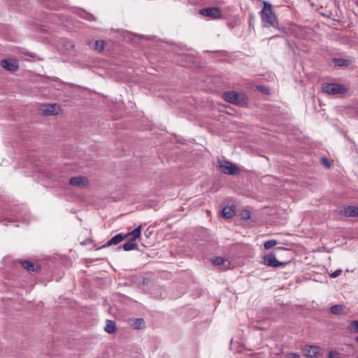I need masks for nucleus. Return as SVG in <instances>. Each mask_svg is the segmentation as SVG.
<instances>
[{
	"instance_id": "nucleus-1",
	"label": "nucleus",
	"mask_w": 358,
	"mask_h": 358,
	"mask_svg": "<svg viewBox=\"0 0 358 358\" xmlns=\"http://www.w3.org/2000/svg\"><path fill=\"white\" fill-rule=\"evenodd\" d=\"M263 5L264 7L260 12L262 22L264 24V26L266 27H272L276 29H278V21L273 11L271 3L264 1Z\"/></svg>"
},
{
	"instance_id": "nucleus-2",
	"label": "nucleus",
	"mask_w": 358,
	"mask_h": 358,
	"mask_svg": "<svg viewBox=\"0 0 358 358\" xmlns=\"http://www.w3.org/2000/svg\"><path fill=\"white\" fill-rule=\"evenodd\" d=\"M141 235V226H138L137 228L134 229L132 231L123 235L122 234H118L113 237L103 247H109L111 245H117L125 238L129 237H134V238H140Z\"/></svg>"
},
{
	"instance_id": "nucleus-3",
	"label": "nucleus",
	"mask_w": 358,
	"mask_h": 358,
	"mask_svg": "<svg viewBox=\"0 0 358 358\" xmlns=\"http://www.w3.org/2000/svg\"><path fill=\"white\" fill-rule=\"evenodd\" d=\"M322 90L328 94L336 95L346 92L347 88L341 84L324 83L322 86Z\"/></svg>"
},
{
	"instance_id": "nucleus-4",
	"label": "nucleus",
	"mask_w": 358,
	"mask_h": 358,
	"mask_svg": "<svg viewBox=\"0 0 358 358\" xmlns=\"http://www.w3.org/2000/svg\"><path fill=\"white\" fill-rule=\"evenodd\" d=\"M220 170L225 173L229 175H234L238 173V169L231 162L228 161H222L219 163Z\"/></svg>"
},
{
	"instance_id": "nucleus-5",
	"label": "nucleus",
	"mask_w": 358,
	"mask_h": 358,
	"mask_svg": "<svg viewBox=\"0 0 358 358\" xmlns=\"http://www.w3.org/2000/svg\"><path fill=\"white\" fill-rule=\"evenodd\" d=\"M40 111L45 115H55L61 112V108L57 103L44 104L41 106Z\"/></svg>"
},
{
	"instance_id": "nucleus-6",
	"label": "nucleus",
	"mask_w": 358,
	"mask_h": 358,
	"mask_svg": "<svg viewBox=\"0 0 358 358\" xmlns=\"http://www.w3.org/2000/svg\"><path fill=\"white\" fill-rule=\"evenodd\" d=\"M1 66L6 70L15 72L18 70L19 64L17 59L13 58H8L2 59Z\"/></svg>"
},
{
	"instance_id": "nucleus-7",
	"label": "nucleus",
	"mask_w": 358,
	"mask_h": 358,
	"mask_svg": "<svg viewBox=\"0 0 358 358\" xmlns=\"http://www.w3.org/2000/svg\"><path fill=\"white\" fill-rule=\"evenodd\" d=\"M262 264L272 267H280L285 264L277 260L275 255L273 253L268 254L263 257Z\"/></svg>"
},
{
	"instance_id": "nucleus-8",
	"label": "nucleus",
	"mask_w": 358,
	"mask_h": 358,
	"mask_svg": "<svg viewBox=\"0 0 358 358\" xmlns=\"http://www.w3.org/2000/svg\"><path fill=\"white\" fill-rule=\"evenodd\" d=\"M224 99L232 103H239L243 101V96L236 92H227L223 95Z\"/></svg>"
},
{
	"instance_id": "nucleus-9",
	"label": "nucleus",
	"mask_w": 358,
	"mask_h": 358,
	"mask_svg": "<svg viewBox=\"0 0 358 358\" xmlns=\"http://www.w3.org/2000/svg\"><path fill=\"white\" fill-rule=\"evenodd\" d=\"M200 13L204 16L210 17L213 19H218L221 17V11L218 8H207L201 10Z\"/></svg>"
},
{
	"instance_id": "nucleus-10",
	"label": "nucleus",
	"mask_w": 358,
	"mask_h": 358,
	"mask_svg": "<svg viewBox=\"0 0 358 358\" xmlns=\"http://www.w3.org/2000/svg\"><path fill=\"white\" fill-rule=\"evenodd\" d=\"M69 182L73 186H77L80 187H85L88 185L87 179L83 176L72 178L70 179Z\"/></svg>"
},
{
	"instance_id": "nucleus-11",
	"label": "nucleus",
	"mask_w": 358,
	"mask_h": 358,
	"mask_svg": "<svg viewBox=\"0 0 358 358\" xmlns=\"http://www.w3.org/2000/svg\"><path fill=\"white\" fill-rule=\"evenodd\" d=\"M304 354L309 357H317L320 354V348L317 346H308L304 350Z\"/></svg>"
},
{
	"instance_id": "nucleus-12",
	"label": "nucleus",
	"mask_w": 358,
	"mask_h": 358,
	"mask_svg": "<svg viewBox=\"0 0 358 358\" xmlns=\"http://www.w3.org/2000/svg\"><path fill=\"white\" fill-rule=\"evenodd\" d=\"M343 214L348 217H358V207L349 206L344 208Z\"/></svg>"
},
{
	"instance_id": "nucleus-13",
	"label": "nucleus",
	"mask_w": 358,
	"mask_h": 358,
	"mask_svg": "<svg viewBox=\"0 0 358 358\" xmlns=\"http://www.w3.org/2000/svg\"><path fill=\"white\" fill-rule=\"evenodd\" d=\"M130 240L127 242H126L124 245H123V249L125 250V251H130V250H132L135 248H136L137 247V243L136 242V240L137 238H134V237H129V238Z\"/></svg>"
},
{
	"instance_id": "nucleus-14",
	"label": "nucleus",
	"mask_w": 358,
	"mask_h": 358,
	"mask_svg": "<svg viewBox=\"0 0 358 358\" xmlns=\"http://www.w3.org/2000/svg\"><path fill=\"white\" fill-rule=\"evenodd\" d=\"M129 324L131 327H132L134 329H139L143 327L144 321L142 318H136L131 320L129 322Z\"/></svg>"
},
{
	"instance_id": "nucleus-15",
	"label": "nucleus",
	"mask_w": 358,
	"mask_h": 358,
	"mask_svg": "<svg viewBox=\"0 0 358 358\" xmlns=\"http://www.w3.org/2000/svg\"><path fill=\"white\" fill-rule=\"evenodd\" d=\"M235 214V210L233 206H226L222 210V215L226 218H230Z\"/></svg>"
},
{
	"instance_id": "nucleus-16",
	"label": "nucleus",
	"mask_w": 358,
	"mask_h": 358,
	"mask_svg": "<svg viewBox=\"0 0 358 358\" xmlns=\"http://www.w3.org/2000/svg\"><path fill=\"white\" fill-rule=\"evenodd\" d=\"M22 266L29 271H34L37 268V266L29 261H24L22 262Z\"/></svg>"
},
{
	"instance_id": "nucleus-17",
	"label": "nucleus",
	"mask_w": 358,
	"mask_h": 358,
	"mask_svg": "<svg viewBox=\"0 0 358 358\" xmlns=\"http://www.w3.org/2000/svg\"><path fill=\"white\" fill-rule=\"evenodd\" d=\"M104 329L108 334L114 333L116 329L115 322L110 320H108Z\"/></svg>"
},
{
	"instance_id": "nucleus-18",
	"label": "nucleus",
	"mask_w": 358,
	"mask_h": 358,
	"mask_svg": "<svg viewBox=\"0 0 358 358\" xmlns=\"http://www.w3.org/2000/svg\"><path fill=\"white\" fill-rule=\"evenodd\" d=\"M333 62L335 66H348L350 64L349 60H347L345 59H341V58L334 59Z\"/></svg>"
},
{
	"instance_id": "nucleus-19",
	"label": "nucleus",
	"mask_w": 358,
	"mask_h": 358,
	"mask_svg": "<svg viewBox=\"0 0 358 358\" xmlns=\"http://www.w3.org/2000/svg\"><path fill=\"white\" fill-rule=\"evenodd\" d=\"M104 47L105 41L103 40L96 41L93 45V48L97 51H102Z\"/></svg>"
},
{
	"instance_id": "nucleus-20",
	"label": "nucleus",
	"mask_w": 358,
	"mask_h": 358,
	"mask_svg": "<svg viewBox=\"0 0 358 358\" xmlns=\"http://www.w3.org/2000/svg\"><path fill=\"white\" fill-rule=\"evenodd\" d=\"M278 244V242L275 240H268L264 242V246L266 250L271 249L273 247L275 246Z\"/></svg>"
},
{
	"instance_id": "nucleus-21",
	"label": "nucleus",
	"mask_w": 358,
	"mask_h": 358,
	"mask_svg": "<svg viewBox=\"0 0 358 358\" xmlns=\"http://www.w3.org/2000/svg\"><path fill=\"white\" fill-rule=\"evenodd\" d=\"M349 330L354 333L358 332V320H353L350 322Z\"/></svg>"
},
{
	"instance_id": "nucleus-22",
	"label": "nucleus",
	"mask_w": 358,
	"mask_h": 358,
	"mask_svg": "<svg viewBox=\"0 0 358 358\" xmlns=\"http://www.w3.org/2000/svg\"><path fill=\"white\" fill-rule=\"evenodd\" d=\"M330 310L333 314H339L343 310V307L341 305H334L331 307Z\"/></svg>"
},
{
	"instance_id": "nucleus-23",
	"label": "nucleus",
	"mask_w": 358,
	"mask_h": 358,
	"mask_svg": "<svg viewBox=\"0 0 358 358\" xmlns=\"http://www.w3.org/2000/svg\"><path fill=\"white\" fill-rule=\"evenodd\" d=\"M224 262V259L220 257H216L212 259V263L216 266L222 265Z\"/></svg>"
},
{
	"instance_id": "nucleus-24",
	"label": "nucleus",
	"mask_w": 358,
	"mask_h": 358,
	"mask_svg": "<svg viewBox=\"0 0 358 358\" xmlns=\"http://www.w3.org/2000/svg\"><path fill=\"white\" fill-rule=\"evenodd\" d=\"M241 216L243 219H249L250 217V212L248 210H244L241 213Z\"/></svg>"
},
{
	"instance_id": "nucleus-25",
	"label": "nucleus",
	"mask_w": 358,
	"mask_h": 358,
	"mask_svg": "<svg viewBox=\"0 0 358 358\" xmlns=\"http://www.w3.org/2000/svg\"><path fill=\"white\" fill-rule=\"evenodd\" d=\"M341 273H342V270L338 269V270L335 271L334 273H330L329 275L331 278H336L338 275H340L341 274Z\"/></svg>"
},
{
	"instance_id": "nucleus-26",
	"label": "nucleus",
	"mask_w": 358,
	"mask_h": 358,
	"mask_svg": "<svg viewBox=\"0 0 358 358\" xmlns=\"http://www.w3.org/2000/svg\"><path fill=\"white\" fill-rule=\"evenodd\" d=\"M286 358H300V356L296 353H289L286 355Z\"/></svg>"
},
{
	"instance_id": "nucleus-27",
	"label": "nucleus",
	"mask_w": 358,
	"mask_h": 358,
	"mask_svg": "<svg viewBox=\"0 0 358 358\" xmlns=\"http://www.w3.org/2000/svg\"><path fill=\"white\" fill-rule=\"evenodd\" d=\"M338 355L336 352L331 351L329 354V358H338Z\"/></svg>"
},
{
	"instance_id": "nucleus-28",
	"label": "nucleus",
	"mask_w": 358,
	"mask_h": 358,
	"mask_svg": "<svg viewBox=\"0 0 358 358\" xmlns=\"http://www.w3.org/2000/svg\"><path fill=\"white\" fill-rule=\"evenodd\" d=\"M322 163L326 167H327V168L330 167V163L329 162V161L327 158H322Z\"/></svg>"
},
{
	"instance_id": "nucleus-29",
	"label": "nucleus",
	"mask_w": 358,
	"mask_h": 358,
	"mask_svg": "<svg viewBox=\"0 0 358 358\" xmlns=\"http://www.w3.org/2000/svg\"><path fill=\"white\" fill-rule=\"evenodd\" d=\"M258 89H259L261 92H264V93H266V94H268V89H266V88L265 87H264V86H259V87H258Z\"/></svg>"
},
{
	"instance_id": "nucleus-30",
	"label": "nucleus",
	"mask_w": 358,
	"mask_h": 358,
	"mask_svg": "<svg viewBox=\"0 0 358 358\" xmlns=\"http://www.w3.org/2000/svg\"><path fill=\"white\" fill-rule=\"evenodd\" d=\"M356 341L358 343V336L356 338Z\"/></svg>"
},
{
	"instance_id": "nucleus-31",
	"label": "nucleus",
	"mask_w": 358,
	"mask_h": 358,
	"mask_svg": "<svg viewBox=\"0 0 358 358\" xmlns=\"http://www.w3.org/2000/svg\"><path fill=\"white\" fill-rule=\"evenodd\" d=\"M357 358H358V357H357Z\"/></svg>"
}]
</instances>
